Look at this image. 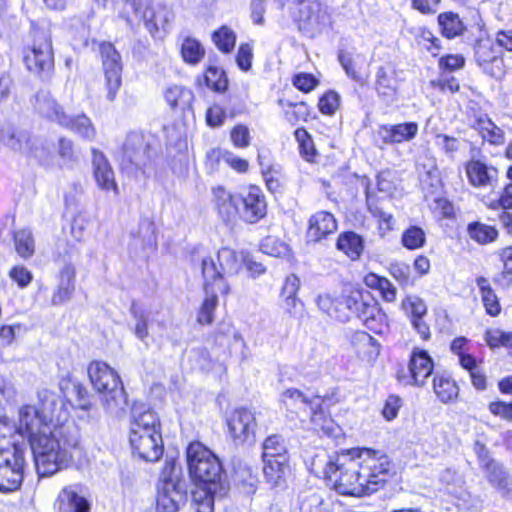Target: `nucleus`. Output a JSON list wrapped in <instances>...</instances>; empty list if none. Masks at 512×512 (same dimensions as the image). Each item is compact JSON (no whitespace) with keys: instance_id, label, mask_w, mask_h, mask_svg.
<instances>
[{"instance_id":"de8ad7c7","label":"nucleus","mask_w":512,"mask_h":512,"mask_svg":"<svg viewBox=\"0 0 512 512\" xmlns=\"http://www.w3.org/2000/svg\"><path fill=\"white\" fill-rule=\"evenodd\" d=\"M221 487L222 484L213 486L194 485L192 503L196 512H213L215 494Z\"/></svg>"},{"instance_id":"412c9836","label":"nucleus","mask_w":512,"mask_h":512,"mask_svg":"<svg viewBox=\"0 0 512 512\" xmlns=\"http://www.w3.org/2000/svg\"><path fill=\"white\" fill-rule=\"evenodd\" d=\"M0 144L15 152H25L30 158H37L39 147H45L29 131L12 125L0 129Z\"/></svg>"},{"instance_id":"a211bd4d","label":"nucleus","mask_w":512,"mask_h":512,"mask_svg":"<svg viewBox=\"0 0 512 512\" xmlns=\"http://www.w3.org/2000/svg\"><path fill=\"white\" fill-rule=\"evenodd\" d=\"M291 17L299 31H310L329 18L320 0H292Z\"/></svg>"},{"instance_id":"2eb2a0df","label":"nucleus","mask_w":512,"mask_h":512,"mask_svg":"<svg viewBox=\"0 0 512 512\" xmlns=\"http://www.w3.org/2000/svg\"><path fill=\"white\" fill-rule=\"evenodd\" d=\"M473 451L487 482L505 499H512V476L490 453L485 443L475 441Z\"/></svg>"},{"instance_id":"4d7b16f0","label":"nucleus","mask_w":512,"mask_h":512,"mask_svg":"<svg viewBox=\"0 0 512 512\" xmlns=\"http://www.w3.org/2000/svg\"><path fill=\"white\" fill-rule=\"evenodd\" d=\"M414 40L419 48L430 53L432 57H437L442 49L441 40L427 27H420Z\"/></svg>"},{"instance_id":"423d86ee","label":"nucleus","mask_w":512,"mask_h":512,"mask_svg":"<svg viewBox=\"0 0 512 512\" xmlns=\"http://www.w3.org/2000/svg\"><path fill=\"white\" fill-rule=\"evenodd\" d=\"M87 374L106 411L124 410L128 404V395L119 373L114 368L102 360H92L87 366Z\"/></svg>"},{"instance_id":"09e8293b","label":"nucleus","mask_w":512,"mask_h":512,"mask_svg":"<svg viewBox=\"0 0 512 512\" xmlns=\"http://www.w3.org/2000/svg\"><path fill=\"white\" fill-rule=\"evenodd\" d=\"M437 21L441 35L446 39H454L461 36L466 30L459 14L452 11L440 13Z\"/></svg>"},{"instance_id":"3c124183","label":"nucleus","mask_w":512,"mask_h":512,"mask_svg":"<svg viewBox=\"0 0 512 512\" xmlns=\"http://www.w3.org/2000/svg\"><path fill=\"white\" fill-rule=\"evenodd\" d=\"M483 339L490 350L505 349L512 357V331L488 328L484 331Z\"/></svg>"},{"instance_id":"69168bd1","label":"nucleus","mask_w":512,"mask_h":512,"mask_svg":"<svg viewBox=\"0 0 512 512\" xmlns=\"http://www.w3.org/2000/svg\"><path fill=\"white\" fill-rule=\"evenodd\" d=\"M73 393L75 395L76 405L74 409H80L86 412L91 411L95 407V397L82 382L73 384Z\"/></svg>"},{"instance_id":"4be33fe9","label":"nucleus","mask_w":512,"mask_h":512,"mask_svg":"<svg viewBox=\"0 0 512 512\" xmlns=\"http://www.w3.org/2000/svg\"><path fill=\"white\" fill-rule=\"evenodd\" d=\"M228 433L235 444H244L249 438L254 437L256 419L247 408L240 407L232 410L226 418Z\"/></svg>"},{"instance_id":"774afa93","label":"nucleus","mask_w":512,"mask_h":512,"mask_svg":"<svg viewBox=\"0 0 512 512\" xmlns=\"http://www.w3.org/2000/svg\"><path fill=\"white\" fill-rule=\"evenodd\" d=\"M291 83L299 92L309 94L320 85V80L313 73L297 72L291 76Z\"/></svg>"},{"instance_id":"473e14b6","label":"nucleus","mask_w":512,"mask_h":512,"mask_svg":"<svg viewBox=\"0 0 512 512\" xmlns=\"http://www.w3.org/2000/svg\"><path fill=\"white\" fill-rule=\"evenodd\" d=\"M335 247L350 261L354 262L362 258L366 243L361 234L353 230H344L337 235Z\"/></svg>"},{"instance_id":"4468645a","label":"nucleus","mask_w":512,"mask_h":512,"mask_svg":"<svg viewBox=\"0 0 512 512\" xmlns=\"http://www.w3.org/2000/svg\"><path fill=\"white\" fill-rule=\"evenodd\" d=\"M98 56L104 77L106 98L113 102L122 87L123 61L120 52L109 41H101L97 45Z\"/></svg>"},{"instance_id":"0eeeda50","label":"nucleus","mask_w":512,"mask_h":512,"mask_svg":"<svg viewBox=\"0 0 512 512\" xmlns=\"http://www.w3.org/2000/svg\"><path fill=\"white\" fill-rule=\"evenodd\" d=\"M189 478L193 485H220L224 469L219 457L199 440H193L185 448Z\"/></svg>"},{"instance_id":"39448f33","label":"nucleus","mask_w":512,"mask_h":512,"mask_svg":"<svg viewBox=\"0 0 512 512\" xmlns=\"http://www.w3.org/2000/svg\"><path fill=\"white\" fill-rule=\"evenodd\" d=\"M324 479L338 494L363 497L370 495L369 486L360 470L353 448L336 453L324 467Z\"/></svg>"},{"instance_id":"f8f14e48","label":"nucleus","mask_w":512,"mask_h":512,"mask_svg":"<svg viewBox=\"0 0 512 512\" xmlns=\"http://www.w3.org/2000/svg\"><path fill=\"white\" fill-rule=\"evenodd\" d=\"M434 370L433 357L426 349L416 346L411 349L406 366L397 368L395 379L402 385L422 388L433 377Z\"/></svg>"},{"instance_id":"bf43d9fd","label":"nucleus","mask_w":512,"mask_h":512,"mask_svg":"<svg viewBox=\"0 0 512 512\" xmlns=\"http://www.w3.org/2000/svg\"><path fill=\"white\" fill-rule=\"evenodd\" d=\"M401 244L407 250H418L426 244V233L417 225L408 226L401 235Z\"/></svg>"},{"instance_id":"bb28decb","label":"nucleus","mask_w":512,"mask_h":512,"mask_svg":"<svg viewBox=\"0 0 512 512\" xmlns=\"http://www.w3.org/2000/svg\"><path fill=\"white\" fill-rule=\"evenodd\" d=\"M81 492L79 483L64 486L53 503L55 512H90V503Z\"/></svg>"},{"instance_id":"f3484780","label":"nucleus","mask_w":512,"mask_h":512,"mask_svg":"<svg viewBox=\"0 0 512 512\" xmlns=\"http://www.w3.org/2000/svg\"><path fill=\"white\" fill-rule=\"evenodd\" d=\"M347 350L360 364L373 366L381 353V343L368 331L352 330L346 337Z\"/></svg>"},{"instance_id":"5701e85b","label":"nucleus","mask_w":512,"mask_h":512,"mask_svg":"<svg viewBox=\"0 0 512 512\" xmlns=\"http://www.w3.org/2000/svg\"><path fill=\"white\" fill-rule=\"evenodd\" d=\"M208 339L211 349L217 350L224 359L234 355V346L245 347L241 334L233 328L231 323L220 322L217 328L209 334Z\"/></svg>"},{"instance_id":"6e6d98bb","label":"nucleus","mask_w":512,"mask_h":512,"mask_svg":"<svg viewBox=\"0 0 512 512\" xmlns=\"http://www.w3.org/2000/svg\"><path fill=\"white\" fill-rule=\"evenodd\" d=\"M180 55L186 64L195 66L204 59L206 50L198 39L186 37L182 41Z\"/></svg>"},{"instance_id":"c85d7f7f","label":"nucleus","mask_w":512,"mask_h":512,"mask_svg":"<svg viewBox=\"0 0 512 512\" xmlns=\"http://www.w3.org/2000/svg\"><path fill=\"white\" fill-rule=\"evenodd\" d=\"M436 400L443 405H453L460 401L461 388L458 381L448 372H436L431 380Z\"/></svg>"},{"instance_id":"603ef678","label":"nucleus","mask_w":512,"mask_h":512,"mask_svg":"<svg viewBox=\"0 0 512 512\" xmlns=\"http://www.w3.org/2000/svg\"><path fill=\"white\" fill-rule=\"evenodd\" d=\"M211 40L222 54H231L237 42L236 32L228 25H221L211 33Z\"/></svg>"},{"instance_id":"c03bdc74","label":"nucleus","mask_w":512,"mask_h":512,"mask_svg":"<svg viewBox=\"0 0 512 512\" xmlns=\"http://www.w3.org/2000/svg\"><path fill=\"white\" fill-rule=\"evenodd\" d=\"M484 142L492 146H501L505 142V133L487 115L475 119L472 126Z\"/></svg>"},{"instance_id":"f03ea898","label":"nucleus","mask_w":512,"mask_h":512,"mask_svg":"<svg viewBox=\"0 0 512 512\" xmlns=\"http://www.w3.org/2000/svg\"><path fill=\"white\" fill-rule=\"evenodd\" d=\"M212 207L226 225L237 221L253 225L266 218L268 201L262 188L257 184H247L239 192H232L224 185L211 188Z\"/></svg>"},{"instance_id":"5fc2aeb1","label":"nucleus","mask_w":512,"mask_h":512,"mask_svg":"<svg viewBox=\"0 0 512 512\" xmlns=\"http://www.w3.org/2000/svg\"><path fill=\"white\" fill-rule=\"evenodd\" d=\"M337 58L346 75L350 79L361 85L367 82L368 74L362 71L357 59L351 53L346 50H340Z\"/></svg>"},{"instance_id":"2f4dec72","label":"nucleus","mask_w":512,"mask_h":512,"mask_svg":"<svg viewBox=\"0 0 512 512\" xmlns=\"http://www.w3.org/2000/svg\"><path fill=\"white\" fill-rule=\"evenodd\" d=\"M163 95L172 111L180 113L182 116H185L186 113L193 114L195 96L190 88L173 84L167 87Z\"/></svg>"},{"instance_id":"dca6fc26","label":"nucleus","mask_w":512,"mask_h":512,"mask_svg":"<svg viewBox=\"0 0 512 512\" xmlns=\"http://www.w3.org/2000/svg\"><path fill=\"white\" fill-rule=\"evenodd\" d=\"M24 451L16 446L0 447V493L18 491L23 483L25 469Z\"/></svg>"},{"instance_id":"13d9d810","label":"nucleus","mask_w":512,"mask_h":512,"mask_svg":"<svg viewBox=\"0 0 512 512\" xmlns=\"http://www.w3.org/2000/svg\"><path fill=\"white\" fill-rule=\"evenodd\" d=\"M483 363L482 359H473L464 366H460L463 370L468 372L472 386L477 391H485L488 388V377L481 366Z\"/></svg>"},{"instance_id":"9d476101","label":"nucleus","mask_w":512,"mask_h":512,"mask_svg":"<svg viewBox=\"0 0 512 512\" xmlns=\"http://www.w3.org/2000/svg\"><path fill=\"white\" fill-rule=\"evenodd\" d=\"M353 450L370 494L383 488L393 474L394 464L389 456L382 450L368 447H354Z\"/></svg>"},{"instance_id":"cd10ccee","label":"nucleus","mask_w":512,"mask_h":512,"mask_svg":"<svg viewBox=\"0 0 512 512\" xmlns=\"http://www.w3.org/2000/svg\"><path fill=\"white\" fill-rule=\"evenodd\" d=\"M419 131L414 121L397 124H383L378 127L377 136L383 146L396 145L413 140Z\"/></svg>"},{"instance_id":"20e7f679","label":"nucleus","mask_w":512,"mask_h":512,"mask_svg":"<svg viewBox=\"0 0 512 512\" xmlns=\"http://www.w3.org/2000/svg\"><path fill=\"white\" fill-rule=\"evenodd\" d=\"M129 444L132 453L146 462L159 461L164 453L162 423L156 411L143 408L133 414Z\"/></svg>"},{"instance_id":"6e6552de","label":"nucleus","mask_w":512,"mask_h":512,"mask_svg":"<svg viewBox=\"0 0 512 512\" xmlns=\"http://www.w3.org/2000/svg\"><path fill=\"white\" fill-rule=\"evenodd\" d=\"M366 292L360 287H351L345 298L346 309L354 314L355 318L368 331L383 336L390 331V321L387 313L376 299H367Z\"/></svg>"},{"instance_id":"b1692460","label":"nucleus","mask_w":512,"mask_h":512,"mask_svg":"<svg viewBox=\"0 0 512 512\" xmlns=\"http://www.w3.org/2000/svg\"><path fill=\"white\" fill-rule=\"evenodd\" d=\"M464 171L468 183L474 188L493 187L499 181L498 168L479 158H471L466 161Z\"/></svg>"},{"instance_id":"6ab92c4d","label":"nucleus","mask_w":512,"mask_h":512,"mask_svg":"<svg viewBox=\"0 0 512 512\" xmlns=\"http://www.w3.org/2000/svg\"><path fill=\"white\" fill-rule=\"evenodd\" d=\"M338 227V219L332 212L317 210L307 219L306 242L314 245L327 242L336 234Z\"/></svg>"},{"instance_id":"c9c22d12","label":"nucleus","mask_w":512,"mask_h":512,"mask_svg":"<svg viewBox=\"0 0 512 512\" xmlns=\"http://www.w3.org/2000/svg\"><path fill=\"white\" fill-rule=\"evenodd\" d=\"M263 463L265 481L272 488L286 486L288 478L292 475L290 459L263 460Z\"/></svg>"},{"instance_id":"ddd939ff","label":"nucleus","mask_w":512,"mask_h":512,"mask_svg":"<svg viewBox=\"0 0 512 512\" xmlns=\"http://www.w3.org/2000/svg\"><path fill=\"white\" fill-rule=\"evenodd\" d=\"M473 59L480 71L495 80H502L509 67L505 62L504 53L498 48L491 37H480L473 44Z\"/></svg>"},{"instance_id":"37998d69","label":"nucleus","mask_w":512,"mask_h":512,"mask_svg":"<svg viewBox=\"0 0 512 512\" xmlns=\"http://www.w3.org/2000/svg\"><path fill=\"white\" fill-rule=\"evenodd\" d=\"M466 233L471 241L479 246L495 243L500 236L496 226L486 224L480 220H473L466 226Z\"/></svg>"},{"instance_id":"7c9ffc66","label":"nucleus","mask_w":512,"mask_h":512,"mask_svg":"<svg viewBox=\"0 0 512 512\" xmlns=\"http://www.w3.org/2000/svg\"><path fill=\"white\" fill-rule=\"evenodd\" d=\"M475 283L485 314L492 318L500 316L503 309L501 298L496 292V287L494 288L492 285V278L490 279L485 275H478L475 278Z\"/></svg>"},{"instance_id":"f257e3e1","label":"nucleus","mask_w":512,"mask_h":512,"mask_svg":"<svg viewBox=\"0 0 512 512\" xmlns=\"http://www.w3.org/2000/svg\"><path fill=\"white\" fill-rule=\"evenodd\" d=\"M38 399L36 406L19 408L17 432L30 445L39 477H50L69 467L81 446L78 435L65 427L74 404L47 390Z\"/></svg>"},{"instance_id":"e433bc0d","label":"nucleus","mask_w":512,"mask_h":512,"mask_svg":"<svg viewBox=\"0 0 512 512\" xmlns=\"http://www.w3.org/2000/svg\"><path fill=\"white\" fill-rule=\"evenodd\" d=\"M277 105L283 110V117L291 125L299 122H309L315 118L313 108L304 100L293 102L285 98H278Z\"/></svg>"},{"instance_id":"0e129e2a","label":"nucleus","mask_w":512,"mask_h":512,"mask_svg":"<svg viewBox=\"0 0 512 512\" xmlns=\"http://www.w3.org/2000/svg\"><path fill=\"white\" fill-rule=\"evenodd\" d=\"M299 287L300 281L296 275L291 274L285 278L280 296L284 299L289 313H291V309L295 308L299 303V300L297 299Z\"/></svg>"},{"instance_id":"58836bf2","label":"nucleus","mask_w":512,"mask_h":512,"mask_svg":"<svg viewBox=\"0 0 512 512\" xmlns=\"http://www.w3.org/2000/svg\"><path fill=\"white\" fill-rule=\"evenodd\" d=\"M11 240L17 256L23 261L30 260L36 254V240L30 228L13 230Z\"/></svg>"},{"instance_id":"a19ab883","label":"nucleus","mask_w":512,"mask_h":512,"mask_svg":"<svg viewBox=\"0 0 512 512\" xmlns=\"http://www.w3.org/2000/svg\"><path fill=\"white\" fill-rule=\"evenodd\" d=\"M347 297V291L344 292L340 298L334 297L330 294H321L317 297L318 308L330 318H333L339 322H346L349 319L346 313L345 298Z\"/></svg>"},{"instance_id":"9b49d317","label":"nucleus","mask_w":512,"mask_h":512,"mask_svg":"<svg viewBox=\"0 0 512 512\" xmlns=\"http://www.w3.org/2000/svg\"><path fill=\"white\" fill-rule=\"evenodd\" d=\"M243 268L242 254L235 250L223 247L217 253V262L206 256L201 260V276L207 280V274H213L214 284L218 286L219 294L226 297L230 293V285L225 280L226 276L237 275Z\"/></svg>"},{"instance_id":"c756f323","label":"nucleus","mask_w":512,"mask_h":512,"mask_svg":"<svg viewBox=\"0 0 512 512\" xmlns=\"http://www.w3.org/2000/svg\"><path fill=\"white\" fill-rule=\"evenodd\" d=\"M202 290L204 298L197 309L196 322L201 326H210L214 323L219 302L218 286L214 284L213 274H207V280H203Z\"/></svg>"},{"instance_id":"338daca9","label":"nucleus","mask_w":512,"mask_h":512,"mask_svg":"<svg viewBox=\"0 0 512 512\" xmlns=\"http://www.w3.org/2000/svg\"><path fill=\"white\" fill-rule=\"evenodd\" d=\"M229 139L236 149H246L251 145L252 136L249 127L244 123H237L229 130Z\"/></svg>"},{"instance_id":"a18cd8bd","label":"nucleus","mask_w":512,"mask_h":512,"mask_svg":"<svg viewBox=\"0 0 512 512\" xmlns=\"http://www.w3.org/2000/svg\"><path fill=\"white\" fill-rule=\"evenodd\" d=\"M62 128L73 132L85 141H93L97 136V130L92 120L84 112L68 115Z\"/></svg>"},{"instance_id":"a878e982","label":"nucleus","mask_w":512,"mask_h":512,"mask_svg":"<svg viewBox=\"0 0 512 512\" xmlns=\"http://www.w3.org/2000/svg\"><path fill=\"white\" fill-rule=\"evenodd\" d=\"M150 149L151 146L143 133L130 132L126 136L120 151L124 161L139 167L150 160Z\"/></svg>"},{"instance_id":"e2e57ef3","label":"nucleus","mask_w":512,"mask_h":512,"mask_svg":"<svg viewBox=\"0 0 512 512\" xmlns=\"http://www.w3.org/2000/svg\"><path fill=\"white\" fill-rule=\"evenodd\" d=\"M341 97L332 89L324 91L318 98L317 108L318 111L328 117H332L340 109Z\"/></svg>"},{"instance_id":"7ed1b4c3","label":"nucleus","mask_w":512,"mask_h":512,"mask_svg":"<svg viewBox=\"0 0 512 512\" xmlns=\"http://www.w3.org/2000/svg\"><path fill=\"white\" fill-rule=\"evenodd\" d=\"M280 402L288 412L296 416L309 409V420L313 429L325 434L333 433L334 420L330 408L339 403L337 391L308 396L300 389L291 387L281 393Z\"/></svg>"},{"instance_id":"79ce46f5","label":"nucleus","mask_w":512,"mask_h":512,"mask_svg":"<svg viewBox=\"0 0 512 512\" xmlns=\"http://www.w3.org/2000/svg\"><path fill=\"white\" fill-rule=\"evenodd\" d=\"M75 268L71 265H65L60 271L61 281L53 292L51 303L54 306H59L71 299L75 291Z\"/></svg>"},{"instance_id":"4c0bfd02","label":"nucleus","mask_w":512,"mask_h":512,"mask_svg":"<svg viewBox=\"0 0 512 512\" xmlns=\"http://www.w3.org/2000/svg\"><path fill=\"white\" fill-rule=\"evenodd\" d=\"M186 499V492L180 486H158L156 509L158 512H177L180 503Z\"/></svg>"},{"instance_id":"aec40b11","label":"nucleus","mask_w":512,"mask_h":512,"mask_svg":"<svg viewBox=\"0 0 512 512\" xmlns=\"http://www.w3.org/2000/svg\"><path fill=\"white\" fill-rule=\"evenodd\" d=\"M400 71L396 64L387 62L380 65L375 73L374 90L377 96L385 103L394 102L400 93V83L402 79L399 76Z\"/></svg>"},{"instance_id":"1a4fd4ad","label":"nucleus","mask_w":512,"mask_h":512,"mask_svg":"<svg viewBox=\"0 0 512 512\" xmlns=\"http://www.w3.org/2000/svg\"><path fill=\"white\" fill-rule=\"evenodd\" d=\"M32 42L22 49L25 68L41 80L50 79L55 71V60L50 36L40 30L31 33Z\"/></svg>"},{"instance_id":"864d4df0","label":"nucleus","mask_w":512,"mask_h":512,"mask_svg":"<svg viewBox=\"0 0 512 512\" xmlns=\"http://www.w3.org/2000/svg\"><path fill=\"white\" fill-rule=\"evenodd\" d=\"M38 109L44 118L57 123L60 127L63 126L68 117L64 107L52 97H44L38 100Z\"/></svg>"},{"instance_id":"680f3d73","label":"nucleus","mask_w":512,"mask_h":512,"mask_svg":"<svg viewBox=\"0 0 512 512\" xmlns=\"http://www.w3.org/2000/svg\"><path fill=\"white\" fill-rule=\"evenodd\" d=\"M387 271L401 288L415 284V278L411 273V268L409 264L405 262L393 261L389 264Z\"/></svg>"},{"instance_id":"f704fd0d","label":"nucleus","mask_w":512,"mask_h":512,"mask_svg":"<svg viewBox=\"0 0 512 512\" xmlns=\"http://www.w3.org/2000/svg\"><path fill=\"white\" fill-rule=\"evenodd\" d=\"M362 282L368 290L376 292L383 302L394 303L397 300V287L386 276L370 271L364 274Z\"/></svg>"},{"instance_id":"393cba45","label":"nucleus","mask_w":512,"mask_h":512,"mask_svg":"<svg viewBox=\"0 0 512 512\" xmlns=\"http://www.w3.org/2000/svg\"><path fill=\"white\" fill-rule=\"evenodd\" d=\"M93 178L97 186L106 192L118 196L120 191L115 172L105 154L97 148L91 149Z\"/></svg>"},{"instance_id":"49530a36","label":"nucleus","mask_w":512,"mask_h":512,"mask_svg":"<svg viewBox=\"0 0 512 512\" xmlns=\"http://www.w3.org/2000/svg\"><path fill=\"white\" fill-rule=\"evenodd\" d=\"M293 136L297 143L300 157L310 164L316 163L319 152L309 131L303 126L297 127L293 132Z\"/></svg>"},{"instance_id":"8fccbe9b","label":"nucleus","mask_w":512,"mask_h":512,"mask_svg":"<svg viewBox=\"0 0 512 512\" xmlns=\"http://www.w3.org/2000/svg\"><path fill=\"white\" fill-rule=\"evenodd\" d=\"M262 459H290L286 441L279 434H272L266 437L262 443Z\"/></svg>"},{"instance_id":"72a5a7b5","label":"nucleus","mask_w":512,"mask_h":512,"mask_svg":"<svg viewBox=\"0 0 512 512\" xmlns=\"http://www.w3.org/2000/svg\"><path fill=\"white\" fill-rule=\"evenodd\" d=\"M198 88H206L216 94H225L229 90V79L226 71L216 65L206 66L195 79Z\"/></svg>"},{"instance_id":"052dcab7","label":"nucleus","mask_w":512,"mask_h":512,"mask_svg":"<svg viewBox=\"0 0 512 512\" xmlns=\"http://www.w3.org/2000/svg\"><path fill=\"white\" fill-rule=\"evenodd\" d=\"M400 307L409 318V321H412V319L424 318L428 313L426 303L420 297L415 295H406L402 299Z\"/></svg>"},{"instance_id":"ea45409f","label":"nucleus","mask_w":512,"mask_h":512,"mask_svg":"<svg viewBox=\"0 0 512 512\" xmlns=\"http://www.w3.org/2000/svg\"><path fill=\"white\" fill-rule=\"evenodd\" d=\"M496 255L501 266L493 275L492 282L496 288L506 290L512 287V245L500 248Z\"/></svg>"}]
</instances>
